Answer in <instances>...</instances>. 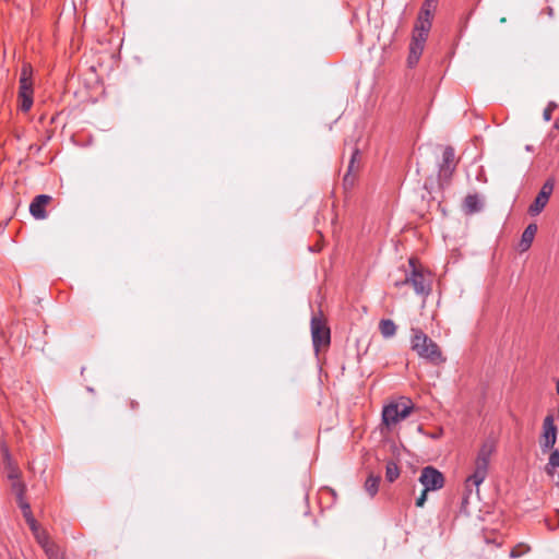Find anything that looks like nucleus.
I'll use <instances>...</instances> for the list:
<instances>
[{
	"mask_svg": "<svg viewBox=\"0 0 559 559\" xmlns=\"http://www.w3.org/2000/svg\"><path fill=\"white\" fill-rule=\"evenodd\" d=\"M310 326L316 352H319L321 347L329 346L331 342L330 329L322 313L312 316Z\"/></svg>",
	"mask_w": 559,
	"mask_h": 559,
	"instance_id": "423d86ee",
	"label": "nucleus"
},
{
	"mask_svg": "<svg viewBox=\"0 0 559 559\" xmlns=\"http://www.w3.org/2000/svg\"><path fill=\"white\" fill-rule=\"evenodd\" d=\"M2 454L4 457V464H5V471H7V477L9 480L20 478L21 471L20 468L13 463L12 457L9 453L8 448L2 444L1 447Z\"/></svg>",
	"mask_w": 559,
	"mask_h": 559,
	"instance_id": "dca6fc26",
	"label": "nucleus"
},
{
	"mask_svg": "<svg viewBox=\"0 0 559 559\" xmlns=\"http://www.w3.org/2000/svg\"><path fill=\"white\" fill-rule=\"evenodd\" d=\"M34 537L37 540V543L41 546L43 549H46L47 546L52 544L48 534L44 530L34 534Z\"/></svg>",
	"mask_w": 559,
	"mask_h": 559,
	"instance_id": "a878e982",
	"label": "nucleus"
},
{
	"mask_svg": "<svg viewBox=\"0 0 559 559\" xmlns=\"http://www.w3.org/2000/svg\"><path fill=\"white\" fill-rule=\"evenodd\" d=\"M413 404L409 400L402 399L400 402H392L383 407L382 423L391 427L409 416Z\"/></svg>",
	"mask_w": 559,
	"mask_h": 559,
	"instance_id": "20e7f679",
	"label": "nucleus"
},
{
	"mask_svg": "<svg viewBox=\"0 0 559 559\" xmlns=\"http://www.w3.org/2000/svg\"><path fill=\"white\" fill-rule=\"evenodd\" d=\"M21 510L23 512V516H24L26 523L28 524L32 533L36 534V533L40 532L41 528L39 527V524L37 523L35 518L33 516V513H32V510H31V506L29 504H24Z\"/></svg>",
	"mask_w": 559,
	"mask_h": 559,
	"instance_id": "aec40b11",
	"label": "nucleus"
},
{
	"mask_svg": "<svg viewBox=\"0 0 559 559\" xmlns=\"http://www.w3.org/2000/svg\"><path fill=\"white\" fill-rule=\"evenodd\" d=\"M51 197L47 194H39L34 198L29 204V213L36 219H45L47 217L46 206L50 203Z\"/></svg>",
	"mask_w": 559,
	"mask_h": 559,
	"instance_id": "f8f14e48",
	"label": "nucleus"
},
{
	"mask_svg": "<svg viewBox=\"0 0 559 559\" xmlns=\"http://www.w3.org/2000/svg\"><path fill=\"white\" fill-rule=\"evenodd\" d=\"M555 128H556V129H559V119H557V120L555 121Z\"/></svg>",
	"mask_w": 559,
	"mask_h": 559,
	"instance_id": "2f4dec72",
	"label": "nucleus"
},
{
	"mask_svg": "<svg viewBox=\"0 0 559 559\" xmlns=\"http://www.w3.org/2000/svg\"><path fill=\"white\" fill-rule=\"evenodd\" d=\"M557 514H558V522H557V524H556V525H552V524H550V522H549V521H547L548 527H549L550 530H556L557 527H559V511L557 512Z\"/></svg>",
	"mask_w": 559,
	"mask_h": 559,
	"instance_id": "c756f323",
	"label": "nucleus"
},
{
	"mask_svg": "<svg viewBox=\"0 0 559 559\" xmlns=\"http://www.w3.org/2000/svg\"><path fill=\"white\" fill-rule=\"evenodd\" d=\"M33 67L24 62L20 74L19 86V106L24 112H27L33 106Z\"/></svg>",
	"mask_w": 559,
	"mask_h": 559,
	"instance_id": "7ed1b4c3",
	"label": "nucleus"
},
{
	"mask_svg": "<svg viewBox=\"0 0 559 559\" xmlns=\"http://www.w3.org/2000/svg\"><path fill=\"white\" fill-rule=\"evenodd\" d=\"M531 550V548L527 545L519 544L515 547L512 548L510 552L511 558H519L525 554H527Z\"/></svg>",
	"mask_w": 559,
	"mask_h": 559,
	"instance_id": "bb28decb",
	"label": "nucleus"
},
{
	"mask_svg": "<svg viewBox=\"0 0 559 559\" xmlns=\"http://www.w3.org/2000/svg\"><path fill=\"white\" fill-rule=\"evenodd\" d=\"M455 169V154L451 146H447L442 154V163L439 166V177L450 179Z\"/></svg>",
	"mask_w": 559,
	"mask_h": 559,
	"instance_id": "9b49d317",
	"label": "nucleus"
},
{
	"mask_svg": "<svg viewBox=\"0 0 559 559\" xmlns=\"http://www.w3.org/2000/svg\"><path fill=\"white\" fill-rule=\"evenodd\" d=\"M10 487L11 491L15 495L16 502L21 509L23 508L24 504H29L24 497L26 491V485L20 478L12 479Z\"/></svg>",
	"mask_w": 559,
	"mask_h": 559,
	"instance_id": "f3484780",
	"label": "nucleus"
},
{
	"mask_svg": "<svg viewBox=\"0 0 559 559\" xmlns=\"http://www.w3.org/2000/svg\"><path fill=\"white\" fill-rule=\"evenodd\" d=\"M554 191V182L552 180H547L543 186L538 194L536 195L534 202L528 207V213L532 216H536L543 212L546 207L550 195Z\"/></svg>",
	"mask_w": 559,
	"mask_h": 559,
	"instance_id": "1a4fd4ad",
	"label": "nucleus"
},
{
	"mask_svg": "<svg viewBox=\"0 0 559 559\" xmlns=\"http://www.w3.org/2000/svg\"><path fill=\"white\" fill-rule=\"evenodd\" d=\"M496 450L495 442L491 440L485 441L475 459L474 472L465 480L466 496L472 493L473 487L476 488V493H479V486L484 483L488 475L490 457ZM467 499V497H465Z\"/></svg>",
	"mask_w": 559,
	"mask_h": 559,
	"instance_id": "f257e3e1",
	"label": "nucleus"
},
{
	"mask_svg": "<svg viewBox=\"0 0 559 559\" xmlns=\"http://www.w3.org/2000/svg\"><path fill=\"white\" fill-rule=\"evenodd\" d=\"M409 264L413 267L411 275L406 276L404 281L395 282L396 287L403 285H412L415 293L421 296H428L431 292V281L429 274H425L421 270H418L414 265V260H409Z\"/></svg>",
	"mask_w": 559,
	"mask_h": 559,
	"instance_id": "39448f33",
	"label": "nucleus"
},
{
	"mask_svg": "<svg viewBox=\"0 0 559 559\" xmlns=\"http://www.w3.org/2000/svg\"><path fill=\"white\" fill-rule=\"evenodd\" d=\"M546 473L559 485V450L554 449L550 452L548 463L545 467Z\"/></svg>",
	"mask_w": 559,
	"mask_h": 559,
	"instance_id": "2eb2a0df",
	"label": "nucleus"
},
{
	"mask_svg": "<svg viewBox=\"0 0 559 559\" xmlns=\"http://www.w3.org/2000/svg\"><path fill=\"white\" fill-rule=\"evenodd\" d=\"M360 153L359 150L356 147L352 152L350 160L348 164L347 173L345 174L343 178V183L345 189H352L355 186L357 174L360 168Z\"/></svg>",
	"mask_w": 559,
	"mask_h": 559,
	"instance_id": "9d476101",
	"label": "nucleus"
},
{
	"mask_svg": "<svg viewBox=\"0 0 559 559\" xmlns=\"http://www.w3.org/2000/svg\"><path fill=\"white\" fill-rule=\"evenodd\" d=\"M400 476V467L393 461H389L385 466V479L389 483H393Z\"/></svg>",
	"mask_w": 559,
	"mask_h": 559,
	"instance_id": "5701e85b",
	"label": "nucleus"
},
{
	"mask_svg": "<svg viewBox=\"0 0 559 559\" xmlns=\"http://www.w3.org/2000/svg\"><path fill=\"white\" fill-rule=\"evenodd\" d=\"M380 476L370 474L365 481V490L370 497H374L379 490Z\"/></svg>",
	"mask_w": 559,
	"mask_h": 559,
	"instance_id": "4be33fe9",
	"label": "nucleus"
},
{
	"mask_svg": "<svg viewBox=\"0 0 559 559\" xmlns=\"http://www.w3.org/2000/svg\"><path fill=\"white\" fill-rule=\"evenodd\" d=\"M483 203L478 194H468L464 199L463 209L466 214H474L481 210Z\"/></svg>",
	"mask_w": 559,
	"mask_h": 559,
	"instance_id": "6ab92c4d",
	"label": "nucleus"
},
{
	"mask_svg": "<svg viewBox=\"0 0 559 559\" xmlns=\"http://www.w3.org/2000/svg\"><path fill=\"white\" fill-rule=\"evenodd\" d=\"M427 39L424 37H415L412 36V41L409 45V55L407 58V63L409 68H413L419 61V58L424 51L425 43Z\"/></svg>",
	"mask_w": 559,
	"mask_h": 559,
	"instance_id": "ddd939ff",
	"label": "nucleus"
},
{
	"mask_svg": "<svg viewBox=\"0 0 559 559\" xmlns=\"http://www.w3.org/2000/svg\"><path fill=\"white\" fill-rule=\"evenodd\" d=\"M537 231V225L536 224H530L523 231L519 247L521 251H526L530 249L534 237Z\"/></svg>",
	"mask_w": 559,
	"mask_h": 559,
	"instance_id": "a211bd4d",
	"label": "nucleus"
},
{
	"mask_svg": "<svg viewBox=\"0 0 559 559\" xmlns=\"http://www.w3.org/2000/svg\"><path fill=\"white\" fill-rule=\"evenodd\" d=\"M432 17L431 15H425L421 13H418L414 29H413V36L415 37H424L425 39L428 38L431 25H432Z\"/></svg>",
	"mask_w": 559,
	"mask_h": 559,
	"instance_id": "4468645a",
	"label": "nucleus"
},
{
	"mask_svg": "<svg viewBox=\"0 0 559 559\" xmlns=\"http://www.w3.org/2000/svg\"><path fill=\"white\" fill-rule=\"evenodd\" d=\"M379 330L383 337L389 338L395 335L396 325L391 319H382L379 322Z\"/></svg>",
	"mask_w": 559,
	"mask_h": 559,
	"instance_id": "412c9836",
	"label": "nucleus"
},
{
	"mask_svg": "<svg viewBox=\"0 0 559 559\" xmlns=\"http://www.w3.org/2000/svg\"><path fill=\"white\" fill-rule=\"evenodd\" d=\"M44 551L47 555L48 559H66L63 551L53 542L51 545L47 546V548L44 549Z\"/></svg>",
	"mask_w": 559,
	"mask_h": 559,
	"instance_id": "b1692460",
	"label": "nucleus"
},
{
	"mask_svg": "<svg viewBox=\"0 0 559 559\" xmlns=\"http://www.w3.org/2000/svg\"><path fill=\"white\" fill-rule=\"evenodd\" d=\"M412 349L423 359H426L435 365L441 364L445 360L438 344L433 342L420 329L413 328L411 330Z\"/></svg>",
	"mask_w": 559,
	"mask_h": 559,
	"instance_id": "f03ea898",
	"label": "nucleus"
},
{
	"mask_svg": "<svg viewBox=\"0 0 559 559\" xmlns=\"http://www.w3.org/2000/svg\"><path fill=\"white\" fill-rule=\"evenodd\" d=\"M557 108V105L552 102L548 104L543 112V117L545 121H550L554 110Z\"/></svg>",
	"mask_w": 559,
	"mask_h": 559,
	"instance_id": "cd10ccee",
	"label": "nucleus"
},
{
	"mask_svg": "<svg viewBox=\"0 0 559 559\" xmlns=\"http://www.w3.org/2000/svg\"><path fill=\"white\" fill-rule=\"evenodd\" d=\"M138 405H139V404H138V402H135V401H130V407H131V409H135V408L138 407Z\"/></svg>",
	"mask_w": 559,
	"mask_h": 559,
	"instance_id": "7c9ffc66",
	"label": "nucleus"
},
{
	"mask_svg": "<svg viewBox=\"0 0 559 559\" xmlns=\"http://www.w3.org/2000/svg\"><path fill=\"white\" fill-rule=\"evenodd\" d=\"M438 1L439 0H425V2L423 3V5L420 8L419 13L433 16V14L437 10Z\"/></svg>",
	"mask_w": 559,
	"mask_h": 559,
	"instance_id": "393cba45",
	"label": "nucleus"
},
{
	"mask_svg": "<svg viewBox=\"0 0 559 559\" xmlns=\"http://www.w3.org/2000/svg\"><path fill=\"white\" fill-rule=\"evenodd\" d=\"M419 481L426 491L438 490L444 486V477L441 472L432 466L423 468Z\"/></svg>",
	"mask_w": 559,
	"mask_h": 559,
	"instance_id": "0eeeda50",
	"label": "nucleus"
},
{
	"mask_svg": "<svg viewBox=\"0 0 559 559\" xmlns=\"http://www.w3.org/2000/svg\"><path fill=\"white\" fill-rule=\"evenodd\" d=\"M557 441V427L554 423V417L548 415L543 423V432L540 436L539 444L543 452L554 450Z\"/></svg>",
	"mask_w": 559,
	"mask_h": 559,
	"instance_id": "6e6552de",
	"label": "nucleus"
},
{
	"mask_svg": "<svg viewBox=\"0 0 559 559\" xmlns=\"http://www.w3.org/2000/svg\"><path fill=\"white\" fill-rule=\"evenodd\" d=\"M427 493H428V491H426V489H424L421 491V495L416 499V507H418V508H423L424 507V504H425V502L427 500Z\"/></svg>",
	"mask_w": 559,
	"mask_h": 559,
	"instance_id": "c85d7f7f",
	"label": "nucleus"
}]
</instances>
